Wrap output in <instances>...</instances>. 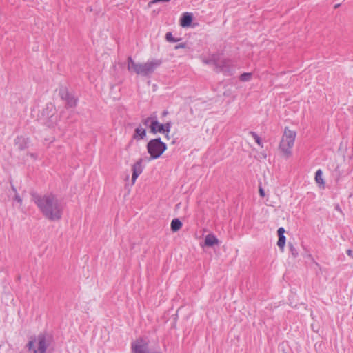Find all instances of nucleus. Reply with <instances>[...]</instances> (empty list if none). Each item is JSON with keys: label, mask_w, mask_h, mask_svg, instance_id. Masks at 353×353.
Returning <instances> with one entry per match:
<instances>
[{"label": "nucleus", "mask_w": 353, "mask_h": 353, "mask_svg": "<svg viewBox=\"0 0 353 353\" xmlns=\"http://www.w3.org/2000/svg\"><path fill=\"white\" fill-rule=\"evenodd\" d=\"M35 203L47 219L56 221L61 219L63 204L54 194L39 196L35 199Z\"/></svg>", "instance_id": "f257e3e1"}, {"label": "nucleus", "mask_w": 353, "mask_h": 353, "mask_svg": "<svg viewBox=\"0 0 353 353\" xmlns=\"http://www.w3.org/2000/svg\"><path fill=\"white\" fill-rule=\"evenodd\" d=\"M161 64L157 59L148 61L145 63H136L130 57L128 58V70L131 72L143 77L150 76Z\"/></svg>", "instance_id": "f03ea898"}, {"label": "nucleus", "mask_w": 353, "mask_h": 353, "mask_svg": "<svg viewBox=\"0 0 353 353\" xmlns=\"http://www.w3.org/2000/svg\"><path fill=\"white\" fill-rule=\"evenodd\" d=\"M296 133L286 127L279 143V149L285 158H289L292 154V148L294 145Z\"/></svg>", "instance_id": "7ed1b4c3"}, {"label": "nucleus", "mask_w": 353, "mask_h": 353, "mask_svg": "<svg viewBox=\"0 0 353 353\" xmlns=\"http://www.w3.org/2000/svg\"><path fill=\"white\" fill-rule=\"evenodd\" d=\"M51 338L44 334H40L34 340L30 341L27 345L29 350L33 353H45L50 346Z\"/></svg>", "instance_id": "20e7f679"}, {"label": "nucleus", "mask_w": 353, "mask_h": 353, "mask_svg": "<svg viewBox=\"0 0 353 353\" xmlns=\"http://www.w3.org/2000/svg\"><path fill=\"white\" fill-rule=\"evenodd\" d=\"M166 149V145L159 138L152 139L147 144L148 152L152 159L159 158Z\"/></svg>", "instance_id": "39448f33"}, {"label": "nucleus", "mask_w": 353, "mask_h": 353, "mask_svg": "<svg viewBox=\"0 0 353 353\" xmlns=\"http://www.w3.org/2000/svg\"><path fill=\"white\" fill-rule=\"evenodd\" d=\"M148 341L145 339H139L132 344L134 353H148Z\"/></svg>", "instance_id": "423d86ee"}, {"label": "nucleus", "mask_w": 353, "mask_h": 353, "mask_svg": "<svg viewBox=\"0 0 353 353\" xmlns=\"http://www.w3.org/2000/svg\"><path fill=\"white\" fill-rule=\"evenodd\" d=\"M142 164H143V159H139L132 166V179H131L132 185H134L137 179L142 173L143 170Z\"/></svg>", "instance_id": "0eeeda50"}, {"label": "nucleus", "mask_w": 353, "mask_h": 353, "mask_svg": "<svg viewBox=\"0 0 353 353\" xmlns=\"http://www.w3.org/2000/svg\"><path fill=\"white\" fill-rule=\"evenodd\" d=\"M61 98L66 101L67 105L70 108H74L77 105V99L72 95L69 94L66 91H63Z\"/></svg>", "instance_id": "6e6552de"}, {"label": "nucleus", "mask_w": 353, "mask_h": 353, "mask_svg": "<svg viewBox=\"0 0 353 353\" xmlns=\"http://www.w3.org/2000/svg\"><path fill=\"white\" fill-rule=\"evenodd\" d=\"M279 239L277 241V245L280 248V250L283 252L284 250V247L285 245V236L284 235L285 229L283 228H279L277 230Z\"/></svg>", "instance_id": "1a4fd4ad"}, {"label": "nucleus", "mask_w": 353, "mask_h": 353, "mask_svg": "<svg viewBox=\"0 0 353 353\" xmlns=\"http://www.w3.org/2000/svg\"><path fill=\"white\" fill-rule=\"evenodd\" d=\"M163 124L157 121V116L155 115L154 120L150 123V132L155 134L157 132L163 133Z\"/></svg>", "instance_id": "9d476101"}, {"label": "nucleus", "mask_w": 353, "mask_h": 353, "mask_svg": "<svg viewBox=\"0 0 353 353\" xmlns=\"http://www.w3.org/2000/svg\"><path fill=\"white\" fill-rule=\"evenodd\" d=\"M14 144L19 150H25L28 147V139L22 136L17 137L14 139Z\"/></svg>", "instance_id": "9b49d317"}, {"label": "nucleus", "mask_w": 353, "mask_h": 353, "mask_svg": "<svg viewBox=\"0 0 353 353\" xmlns=\"http://www.w3.org/2000/svg\"><path fill=\"white\" fill-rule=\"evenodd\" d=\"M192 21V16L190 13L185 12L181 18L180 25L182 27H188Z\"/></svg>", "instance_id": "f8f14e48"}, {"label": "nucleus", "mask_w": 353, "mask_h": 353, "mask_svg": "<svg viewBox=\"0 0 353 353\" xmlns=\"http://www.w3.org/2000/svg\"><path fill=\"white\" fill-rule=\"evenodd\" d=\"M219 243L218 239L212 234H208L205 238V245L212 247L214 245H218Z\"/></svg>", "instance_id": "ddd939ff"}, {"label": "nucleus", "mask_w": 353, "mask_h": 353, "mask_svg": "<svg viewBox=\"0 0 353 353\" xmlns=\"http://www.w3.org/2000/svg\"><path fill=\"white\" fill-rule=\"evenodd\" d=\"M46 111H49L51 112V114L50 115L49 113H46V116L49 118L50 121L53 123L57 121V117L54 116V108L52 104H48L46 108Z\"/></svg>", "instance_id": "4468645a"}, {"label": "nucleus", "mask_w": 353, "mask_h": 353, "mask_svg": "<svg viewBox=\"0 0 353 353\" xmlns=\"http://www.w3.org/2000/svg\"><path fill=\"white\" fill-rule=\"evenodd\" d=\"M216 67L220 68V70L223 72L228 71V68L230 65V61L229 60H223L221 61H218L215 63Z\"/></svg>", "instance_id": "2eb2a0df"}, {"label": "nucleus", "mask_w": 353, "mask_h": 353, "mask_svg": "<svg viewBox=\"0 0 353 353\" xmlns=\"http://www.w3.org/2000/svg\"><path fill=\"white\" fill-rule=\"evenodd\" d=\"M182 227V223L179 219H174L171 222V230L173 232L179 231Z\"/></svg>", "instance_id": "dca6fc26"}, {"label": "nucleus", "mask_w": 353, "mask_h": 353, "mask_svg": "<svg viewBox=\"0 0 353 353\" xmlns=\"http://www.w3.org/2000/svg\"><path fill=\"white\" fill-rule=\"evenodd\" d=\"M146 135L145 129L141 127V125L137 127L135 130V134L134 136V139H137V137H139V139H143Z\"/></svg>", "instance_id": "f3484780"}, {"label": "nucleus", "mask_w": 353, "mask_h": 353, "mask_svg": "<svg viewBox=\"0 0 353 353\" xmlns=\"http://www.w3.org/2000/svg\"><path fill=\"white\" fill-rule=\"evenodd\" d=\"M315 181L318 184H319L322 187L324 186L325 182L323 179V172L321 170H318L316 171V175H315Z\"/></svg>", "instance_id": "a211bd4d"}, {"label": "nucleus", "mask_w": 353, "mask_h": 353, "mask_svg": "<svg viewBox=\"0 0 353 353\" xmlns=\"http://www.w3.org/2000/svg\"><path fill=\"white\" fill-rule=\"evenodd\" d=\"M252 76V73L245 72L240 76L239 79L241 81H244V82L249 81L251 80Z\"/></svg>", "instance_id": "6ab92c4d"}, {"label": "nucleus", "mask_w": 353, "mask_h": 353, "mask_svg": "<svg viewBox=\"0 0 353 353\" xmlns=\"http://www.w3.org/2000/svg\"><path fill=\"white\" fill-rule=\"evenodd\" d=\"M288 247H289L290 251L292 256L294 258H296L298 256V251L296 250V249L294 248L293 244L291 243H288Z\"/></svg>", "instance_id": "aec40b11"}, {"label": "nucleus", "mask_w": 353, "mask_h": 353, "mask_svg": "<svg viewBox=\"0 0 353 353\" xmlns=\"http://www.w3.org/2000/svg\"><path fill=\"white\" fill-rule=\"evenodd\" d=\"M154 117H155V114H152L150 117L143 119V121H142L143 123L146 126L150 127V123H152V121L154 120Z\"/></svg>", "instance_id": "412c9836"}, {"label": "nucleus", "mask_w": 353, "mask_h": 353, "mask_svg": "<svg viewBox=\"0 0 353 353\" xmlns=\"http://www.w3.org/2000/svg\"><path fill=\"white\" fill-rule=\"evenodd\" d=\"M165 39L169 42H177L180 40V39L174 38L171 32L166 33Z\"/></svg>", "instance_id": "4be33fe9"}, {"label": "nucleus", "mask_w": 353, "mask_h": 353, "mask_svg": "<svg viewBox=\"0 0 353 353\" xmlns=\"http://www.w3.org/2000/svg\"><path fill=\"white\" fill-rule=\"evenodd\" d=\"M254 139L255 140V141L256 142V143L261 146V147H263V144H262V141L261 140V138L254 132H251Z\"/></svg>", "instance_id": "5701e85b"}, {"label": "nucleus", "mask_w": 353, "mask_h": 353, "mask_svg": "<svg viewBox=\"0 0 353 353\" xmlns=\"http://www.w3.org/2000/svg\"><path fill=\"white\" fill-rule=\"evenodd\" d=\"M170 128H171V123H167L165 124H163V133L170 132Z\"/></svg>", "instance_id": "b1692460"}, {"label": "nucleus", "mask_w": 353, "mask_h": 353, "mask_svg": "<svg viewBox=\"0 0 353 353\" xmlns=\"http://www.w3.org/2000/svg\"><path fill=\"white\" fill-rule=\"evenodd\" d=\"M186 48V43H179L174 46L175 50H177L179 48Z\"/></svg>", "instance_id": "393cba45"}, {"label": "nucleus", "mask_w": 353, "mask_h": 353, "mask_svg": "<svg viewBox=\"0 0 353 353\" xmlns=\"http://www.w3.org/2000/svg\"><path fill=\"white\" fill-rule=\"evenodd\" d=\"M14 199L15 201H17L19 204H21V203H22V199H21V198L19 196V195L17 193H16V194H15V196H14Z\"/></svg>", "instance_id": "a878e982"}, {"label": "nucleus", "mask_w": 353, "mask_h": 353, "mask_svg": "<svg viewBox=\"0 0 353 353\" xmlns=\"http://www.w3.org/2000/svg\"><path fill=\"white\" fill-rule=\"evenodd\" d=\"M170 1V0H152V1L150 2V4L156 3H159V2H168Z\"/></svg>", "instance_id": "bb28decb"}, {"label": "nucleus", "mask_w": 353, "mask_h": 353, "mask_svg": "<svg viewBox=\"0 0 353 353\" xmlns=\"http://www.w3.org/2000/svg\"><path fill=\"white\" fill-rule=\"evenodd\" d=\"M259 194L261 196L263 197L265 196V192L263 188H259Z\"/></svg>", "instance_id": "cd10ccee"}, {"label": "nucleus", "mask_w": 353, "mask_h": 353, "mask_svg": "<svg viewBox=\"0 0 353 353\" xmlns=\"http://www.w3.org/2000/svg\"><path fill=\"white\" fill-rule=\"evenodd\" d=\"M169 133H170V132H165V133H163V134H165V137L168 140H169V139H170Z\"/></svg>", "instance_id": "c85d7f7f"}, {"label": "nucleus", "mask_w": 353, "mask_h": 353, "mask_svg": "<svg viewBox=\"0 0 353 353\" xmlns=\"http://www.w3.org/2000/svg\"><path fill=\"white\" fill-rule=\"evenodd\" d=\"M347 255H349V256H352V251L351 250H347Z\"/></svg>", "instance_id": "c756f323"}, {"label": "nucleus", "mask_w": 353, "mask_h": 353, "mask_svg": "<svg viewBox=\"0 0 353 353\" xmlns=\"http://www.w3.org/2000/svg\"><path fill=\"white\" fill-rule=\"evenodd\" d=\"M148 353H150V352H148ZM151 353H161L160 352H151Z\"/></svg>", "instance_id": "7c9ffc66"}]
</instances>
